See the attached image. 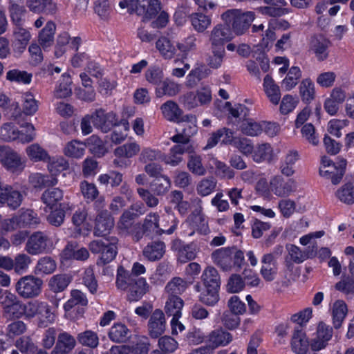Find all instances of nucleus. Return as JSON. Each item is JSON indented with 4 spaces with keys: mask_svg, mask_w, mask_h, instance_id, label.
Wrapping results in <instances>:
<instances>
[{
    "mask_svg": "<svg viewBox=\"0 0 354 354\" xmlns=\"http://www.w3.org/2000/svg\"><path fill=\"white\" fill-rule=\"evenodd\" d=\"M255 17L251 11L242 12L240 10H228L221 15L227 26H232V32L236 35H243L250 26Z\"/></svg>",
    "mask_w": 354,
    "mask_h": 354,
    "instance_id": "obj_1",
    "label": "nucleus"
},
{
    "mask_svg": "<svg viewBox=\"0 0 354 354\" xmlns=\"http://www.w3.org/2000/svg\"><path fill=\"white\" fill-rule=\"evenodd\" d=\"M118 239L115 236L104 237L89 243V249L94 254H99L97 264H106L112 261L118 253Z\"/></svg>",
    "mask_w": 354,
    "mask_h": 354,
    "instance_id": "obj_2",
    "label": "nucleus"
},
{
    "mask_svg": "<svg viewBox=\"0 0 354 354\" xmlns=\"http://www.w3.org/2000/svg\"><path fill=\"white\" fill-rule=\"evenodd\" d=\"M55 307H51L48 303L39 300L30 301L28 306L29 318L36 317L40 326H47L53 323L56 318L55 308L58 307L59 301L54 304Z\"/></svg>",
    "mask_w": 354,
    "mask_h": 354,
    "instance_id": "obj_3",
    "label": "nucleus"
},
{
    "mask_svg": "<svg viewBox=\"0 0 354 354\" xmlns=\"http://www.w3.org/2000/svg\"><path fill=\"white\" fill-rule=\"evenodd\" d=\"M212 100V90L207 85L201 86L195 91L187 92L180 97V102L187 109L208 106Z\"/></svg>",
    "mask_w": 354,
    "mask_h": 354,
    "instance_id": "obj_4",
    "label": "nucleus"
},
{
    "mask_svg": "<svg viewBox=\"0 0 354 354\" xmlns=\"http://www.w3.org/2000/svg\"><path fill=\"white\" fill-rule=\"evenodd\" d=\"M346 165V160L344 158H339L338 162L334 163L329 158L323 156L319 174L323 177L330 178L333 184L337 185L344 176Z\"/></svg>",
    "mask_w": 354,
    "mask_h": 354,
    "instance_id": "obj_5",
    "label": "nucleus"
},
{
    "mask_svg": "<svg viewBox=\"0 0 354 354\" xmlns=\"http://www.w3.org/2000/svg\"><path fill=\"white\" fill-rule=\"evenodd\" d=\"M42 285L43 281L41 279L32 275H27L21 277L16 283L15 290L24 299L34 298L41 294Z\"/></svg>",
    "mask_w": 354,
    "mask_h": 354,
    "instance_id": "obj_6",
    "label": "nucleus"
},
{
    "mask_svg": "<svg viewBox=\"0 0 354 354\" xmlns=\"http://www.w3.org/2000/svg\"><path fill=\"white\" fill-rule=\"evenodd\" d=\"M269 189L277 197L287 198L297 191V183L294 178H284L277 174L271 177Z\"/></svg>",
    "mask_w": 354,
    "mask_h": 354,
    "instance_id": "obj_7",
    "label": "nucleus"
},
{
    "mask_svg": "<svg viewBox=\"0 0 354 354\" xmlns=\"http://www.w3.org/2000/svg\"><path fill=\"white\" fill-rule=\"evenodd\" d=\"M140 149V145L135 141L120 145L113 151V154L115 156L113 161V165L119 168L127 167L130 162L127 160L136 156Z\"/></svg>",
    "mask_w": 354,
    "mask_h": 354,
    "instance_id": "obj_8",
    "label": "nucleus"
},
{
    "mask_svg": "<svg viewBox=\"0 0 354 354\" xmlns=\"http://www.w3.org/2000/svg\"><path fill=\"white\" fill-rule=\"evenodd\" d=\"M0 162L9 171L19 173L25 167V160L15 150L6 146H0Z\"/></svg>",
    "mask_w": 354,
    "mask_h": 354,
    "instance_id": "obj_9",
    "label": "nucleus"
},
{
    "mask_svg": "<svg viewBox=\"0 0 354 354\" xmlns=\"http://www.w3.org/2000/svg\"><path fill=\"white\" fill-rule=\"evenodd\" d=\"M178 221L173 220V225L168 229H163L159 224V215L157 213L147 214L142 224L143 233L147 236H156L162 234H171L177 227Z\"/></svg>",
    "mask_w": 354,
    "mask_h": 354,
    "instance_id": "obj_10",
    "label": "nucleus"
},
{
    "mask_svg": "<svg viewBox=\"0 0 354 354\" xmlns=\"http://www.w3.org/2000/svg\"><path fill=\"white\" fill-rule=\"evenodd\" d=\"M171 248L176 252L178 261L182 263L195 259L199 252L196 243H185L180 239L173 241Z\"/></svg>",
    "mask_w": 354,
    "mask_h": 354,
    "instance_id": "obj_11",
    "label": "nucleus"
},
{
    "mask_svg": "<svg viewBox=\"0 0 354 354\" xmlns=\"http://www.w3.org/2000/svg\"><path fill=\"white\" fill-rule=\"evenodd\" d=\"M315 247L313 246L310 249L307 248L306 250H302L299 247L289 244L286 245L288 255L285 259V265L288 270H291L293 263L299 264L309 258H313L315 256Z\"/></svg>",
    "mask_w": 354,
    "mask_h": 354,
    "instance_id": "obj_12",
    "label": "nucleus"
},
{
    "mask_svg": "<svg viewBox=\"0 0 354 354\" xmlns=\"http://www.w3.org/2000/svg\"><path fill=\"white\" fill-rule=\"evenodd\" d=\"M52 246L53 241L47 234L41 232H36L28 238L26 244V250L30 254L37 255Z\"/></svg>",
    "mask_w": 354,
    "mask_h": 354,
    "instance_id": "obj_13",
    "label": "nucleus"
},
{
    "mask_svg": "<svg viewBox=\"0 0 354 354\" xmlns=\"http://www.w3.org/2000/svg\"><path fill=\"white\" fill-rule=\"evenodd\" d=\"M183 129L171 137L174 142L188 145L190 138L197 132L196 118L192 115H187L182 118Z\"/></svg>",
    "mask_w": 354,
    "mask_h": 354,
    "instance_id": "obj_14",
    "label": "nucleus"
},
{
    "mask_svg": "<svg viewBox=\"0 0 354 354\" xmlns=\"http://www.w3.org/2000/svg\"><path fill=\"white\" fill-rule=\"evenodd\" d=\"M233 33L227 25L218 24L210 32L209 41L211 48L225 50V44L233 38Z\"/></svg>",
    "mask_w": 354,
    "mask_h": 354,
    "instance_id": "obj_15",
    "label": "nucleus"
},
{
    "mask_svg": "<svg viewBox=\"0 0 354 354\" xmlns=\"http://www.w3.org/2000/svg\"><path fill=\"white\" fill-rule=\"evenodd\" d=\"M184 225H189L193 228V230L187 234L189 236H193L195 230L205 235L209 232L207 218L204 214H203L202 207L201 205L192 212L187 217Z\"/></svg>",
    "mask_w": 354,
    "mask_h": 354,
    "instance_id": "obj_16",
    "label": "nucleus"
},
{
    "mask_svg": "<svg viewBox=\"0 0 354 354\" xmlns=\"http://www.w3.org/2000/svg\"><path fill=\"white\" fill-rule=\"evenodd\" d=\"M233 339V336L229 332L218 328L212 330L207 336V344L205 346L211 353L221 346L228 345Z\"/></svg>",
    "mask_w": 354,
    "mask_h": 354,
    "instance_id": "obj_17",
    "label": "nucleus"
},
{
    "mask_svg": "<svg viewBox=\"0 0 354 354\" xmlns=\"http://www.w3.org/2000/svg\"><path fill=\"white\" fill-rule=\"evenodd\" d=\"M23 201L21 193L12 186L0 183V203L12 209L19 207Z\"/></svg>",
    "mask_w": 354,
    "mask_h": 354,
    "instance_id": "obj_18",
    "label": "nucleus"
},
{
    "mask_svg": "<svg viewBox=\"0 0 354 354\" xmlns=\"http://www.w3.org/2000/svg\"><path fill=\"white\" fill-rule=\"evenodd\" d=\"M333 336V328L323 322L319 323L315 336L310 342L313 351H318L324 349Z\"/></svg>",
    "mask_w": 354,
    "mask_h": 354,
    "instance_id": "obj_19",
    "label": "nucleus"
},
{
    "mask_svg": "<svg viewBox=\"0 0 354 354\" xmlns=\"http://www.w3.org/2000/svg\"><path fill=\"white\" fill-rule=\"evenodd\" d=\"M167 322L163 311L156 309L151 315L148 321L147 328L149 335L152 338H158L164 333Z\"/></svg>",
    "mask_w": 354,
    "mask_h": 354,
    "instance_id": "obj_20",
    "label": "nucleus"
},
{
    "mask_svg": "<svg viewBox=\"0 0 354 354\" xmlns=\"http://www.w3.org/2000/svg\"><path fill=\"white\" fill-rule=\"evenodd\" d=\"M260 274L266 281H272L277 274V255L274 253H267L263 255L261 259Z\"/></svg>",
    "mask_w": 354,
    "mask_h": 354,
    "instance_id": "obj_21",
    "label": "nucleus"
},
{
    "mask_svg": "<svg viewBox=\"0 0 354 354\" xmlns=\"http://www.w3.org/2000/svg\"><path fill=\"white\" fill-rule=\"evenodd\" d=\"M194 289L199 293V301L208 306H214L219 301V288L203 286L200 282L194 286Z\"/></svg>",
    "mask_w": 354,
    "mask_h": 354,
    "instance_id": "obj_22",
    "label": "nucleus"
},
{
    "mask_svg": "<svg viewBox=\"0 0 354 354\" xmlns=\"http://www.w3.org/2000/svg\"><path fill=\"white\" fill-rule=\"evenodd\" d=\"M114 225L112 216L108 211L104 210L98 212L95 218L93 234L96 236H106Z\"/></svg>",
    "mask_w": 354,
    "mask_h": 354,
    "instance_id": "obj_23",
    "label": "nucleus"
},
{
    "mask_svg": "<svg viewBox=\"0 0 354 354\" xmlns=\"http://www.w3.org/2000/svg\"><path fill=\"white\" fill-rule=\"evenodd\" d=\"M214 264L223 271L228 272L233 268L232 249L222 248L215 250L211 255Z\"/></svg>",
    "mask_w": 354,
    "mask_h": 354,
    "instance_id": "obj_24",
    "label": "nucleus"
},
{
    "mask_svg": "<svg viewBox=\"0 0 354 354\" xmlns=\"http://www.w3.org/2000/svg\"><path fill=\"white\" fill-rule=\"evenodd\" d=\"M30 301L23 304L19 299L3 310V316L7 319H18L22 316L29 318V306Z\"/></svg>",
    "mask_w": 354,
    "mask_h": 354,
    "instance_id": "obj_25",
    "label": "nucleus"
},
{
    "mask_svg": "<svg viewBox=\"0 0 354 354\" xmlns=\"http://www.w3.org/2000/svg\"><path fill=\"white\" fill-rule=\"evenodd\" d=\"M178 144L172 147L170 149L169 153L165 156L163 160L167 165L176 167L183 161L182 156L185 152L190 153L194 151V149L190 145Z\"/></svg>",
    "mask_w": 354,
    "mask_h": 354,
    "instance_id": "obj_26",
    "label": "nucleus"
},
{
    "mask_svg": "<svg viewBox=\"0 0 354 354\" xmlns=\"http://www.w3.org/2000/svg\"><path fill=\"white\" fill-rule=\"evenodd\" d=\"M329 44V41L323 37H314L310 39L309 50L315 54L318 61H324L328 56Z\"/></svg>",
    "mask_w": 354,
    "mask_h": 354,
    "instance_id": "obj_27",
    "label": "nucleus"
},
{
    "mask_svg": "<svg viewBox=\"0 0 354 354\" xmlns=\"http://www.w3.org/2000/svg\"><path fill=\"white\" fill-rule=\"evenodd\" d=\"M150 286L144 277H138L133 279V283L129 287L128 299L130 301H137L143 295L149 291Z\"/></svg>",
    "mask_w": 354,
    "mask_h": 354,
    "instance_id": "obj_28",
    "label": "nucleus"
},
{
    "mask_svg": "<svg viewBox=\"0 0 354 354\" xmlns=\"http://www.w3.org/2000/svg\"><path fill=\"white\" fill-rule=\"evenodd\" d=\"M75 345V337L66 332H62L58 335L57 344L51 351V354H68Z\"/></svg>",
    "mask_w": 354,
    "mask_h": 354,
    "instance_id": "obj_29",
    "label": "nucleus"
},
{
    "mask_svg": "<svg viewBox=\"0 0 354 354\" xmlns=\"http://www.w3.org/2000/svg\"><path fill=\"white\" fill-rule=\"evenodd\" d=\"M162 116L168 121L180 123L183 116V110L173 100H168L160 106Z\"/></svg>",
    "mask_w": 354,
    "mask_h": 354,
    "instance_id": "obj_30",
    "label": "nucleus"
},
{
    "mask_svg": "<svg viewBox=\"0 0 354 354\" xmlns=\"http://www.w3.org/2000/svg\"><path fill=\"white\" fill-rule=\"evenodd\" d=\"M330 310L334 327L340 328L348 314V306L346 302L342 299H337L331 304Z\"/></svg>",
    "mask_w": 354,
    "mask_h": 354,
    "instance_id": "obj_31",
    "label": "nucleus"
},
{
    "mask_svg": "<svg viewBox=\"0 0 354 354\" xmlns=\"http://www.w3.org/2000/svg\"><path fill=\"white\" fill-rule=\"evenodd\" d=\"M252 158L257 163L270 162L274 158L273 148L269 143L259 144L254 147Z\"/></svg>",
    "mask_w": 354,
    "mask_h": 354,
    "instance_id": "obj_32",
    "label": "nucleus"
},
{
    "mask_svg": "<svg viewBox=\"0 0 354 354\" xmlns=\"http://www.w3.org/2000/svg\"><path fill=\"white\" fill-rule=\"evenodd\" d=\"M298 160V152L290 151L280 161L279 169L281 174L287 177L293 176L295 173V165Z\"/></svg>",
    "mask_w": 354,
    "mask_h": 354,
    "instance_id": "obj_33",
    "label": "nucleus"
},
{
    "mask_svg": "<svg viewBox=\"0 0 354 354\" xmlns=\"http://www.w3.org/2000/svg\"><path fill=\"white\" fill-rule=\"evenodd\" d=\"M20 228L35 227L40 223V219L33 210L21 209L16 214Z\"/></svg>",
    "mask_w": 354,
    "mask_h": 354,
    "instance_id": "obj_34",
    "label": "nucleus"
},
{
    "mask_svg": "<svg viewBox=\"0 0 354 354\" xmlns=\"http://www.w3.org/2000/svg\"><path fill=\"white\" fill-rule=\"evenodd\" d=\"M263 86L264 92L270 102L274 105H277L281 99L280 88L269 75H267L264 77Z\"/></svg>",
    "mask_w": 354,
    "mask_h": 354,
    "instance_id": "obj_35",
    "label": "nucleus"
},
{
    "mask_svg": "<svg viewBox=\"0 0 354 354\" xmlns=\"http://www.w3.org/2000/svg\"><path fill=\"white\" fill-rule=\"evenodd\" d=\"M182 90V85L170 80L165 79L156 88V95L158 97L163 95L173 97L178 95Z\"/></svg>",
    "mask_w": 354,
    "mask_h": 354,
    "instance_id": "obj_36",
    "label": "nucleus"
},
{
    "mask_svg": "<svg viewBox=\"0 0 354 354\" xmlns=\"http://www.w3.org/2000/svg\"><path fill=\"white\" fill-rule=\"evenodd\" d=\"M298 88L303 102L310 104L315 100L316 96L315 86L310 77L303 79Z\"/></svg>",
    "mask_w": 354,
    "mask_h": 354,
    "instance_id": "obj_37",
    "label": "nucleus"
},
{
    "mask_svg": "<svg viewBox=\"0 0 354 354\" xmlns=\"http://www.w3.org/2000/svg\"><path fill=\"white\" fill-rule=\"evenodd\" d=\"M310 343L305 333L301 329H295L291 340V348L297 354H305Z\"/></svg>",
    "mask_w": 354,
    "mask_h": 354,
    "instance_id": "obj_38",
    "label": "nucleus"
},
{
    "mask_svg": "<svg viewBox=\"0 0 354 354\" xmlns=\"http://www.w3.org/2000/svg\"><path fill=\"white\" fill-rule=\"evenodd\" d=\"M201 280V283L203 286L220 288L221 277L218 270L212 266H208L204 268Z\"/></svg>",
    "mask_w": 354,
    "mask_h": 354,
    "instance_id": "obj_39",
    "label": "nucleus"
},
{
    "mask_svg": "<svg viewBox=\"0 0 354 354\" xmlns=\"http://www.w3.org/2000/svg\"><path fill=\"white\" fill-rule=\"evenodd\" d=\"M264 1L269 6L259 8L262 14L271 17H280L286 13L284 8L286 2L284 0H264Z\"/></svg>",
    "mask_w": 354,
    "mask_h": 354,
    "instance_id": "obj_40",
    "label": "nucleus"
},
{
    "mask_svg": "<svg viewBox=\"0 0 354 354\" xmlns=\"http://www.w3.org/2000/svg\"><path fill=\"white\" fill-rule=\"evenodd\" d=\"M176 47L167 37H162L156 42V48L165 59H172L176 53Z\"/></svg>",
    "mask_w": 354,
    "mask_h": 354,
    "instance_id": "obj_41",
    "label": "nucleus"
},
{
    "mask_svg": "<svg viewBox=\"0 0 354 354\" xmlns=\"http://www.w3.org/2000/svg\"><path fill=\"white\" fill-rule=\"evenodd\" d=\"M264 121H256L252 118L244 120L240 125V131L245 136L255 137L262 133Z\"/></svg>",
    "mask_w": 354,
    "mask_h": 354,
    "instance_id": "obj_42",
    "label": "nucleus"
},
{
    "mask_svg": "<svg viewBox=\"0 0 354 354\" xmlns=\"http://www.w3.org/2000/svg\"><path fill=\"white\" fill-rule=\"evenodd\" d=\"M165 252V245L162 241L153 242L148 244L143 250V255L151 261L160 259Z\"/></svg>",
    "mask_w": 354,
    "mask_h": 354,
    "instance_id": "obj_43",
    "label": "nucleus"
},
{
    "mask_svg": "<svg viewBox=\"0 0 354 354\" xmlns=\"http://www.w3.org/2000/svg\"><path fill=\"white\" fill-rule=\"evenodd\" d=\"M183 300L178 295H168L165 301V311L168 316H182Z\"/></svg>",
    "mask_w": 354,
    "mask_h": 354,
    "instance_id": "obj_44",
    "label": "nucleus"
},
{
    "mask_svg": "<svg viewBox=\"0 0 354 354\" xmlns=\"http://www.w3.org/2000/svg\"><path fill=\"white\" fill-rule=\"evenodd\" d=\"M28 158L32 162H46L50 158L48 151L38 143H33L26 148Z\"/></svg>",
    "mask_w": 354,
    "mask_h": 354,
    "instance_id": "obj_45",
    "label": "nucleus"
},
{
    "mask_svg": "<svg viewBox=\"0 0 354 354\" xmlns=\"http://www.w3.org/2000/svg\"><path fill=\"white\" fill-rule=\"evenodd\" d=\"M29 183L35 188L41 189L44 187L54 186L57 184L58 180L54 176L35 173L30 175Z\"/></svg>",
    "mask_w": 354,
    "mask_h": 354,
    "instance_id": "obj_46",
    "label": "nucleus"
},
{
    "mask_svg": "<svg viewBox=\"0 0 354 354\" xmlns=\"http://www.w3.org/2000/svg\"><path fill=\"white\" fill-rule=\"evenodd\" d=\"M13 35L15 37V46L18 48L19 52H23L31 39L30 33L21 25H18L15 28Z\"/></svg>",
    "mask_w": 354,
    "mask_h": 354,
    "instance_id": "obj_47",
    "label": "nucleus"
},
{
    "mask_svg": "<svg viewBox=\"0 0 354 354\" xmlns=\"http://www.w3.org/2000/svg\"><path fill=\"white\" fill-rule=\"evenodd\" d=\"M193 28L198 32H203L212 23L211 17L201 12H194L189 16Z\"/></svg>",
    "mask_w": 354,
    "mask_h": 354,
    "instance_id": "obj_48",
    "label": "nucleus"
},
{
    "mask_svg": "<svg viewBox=\"0 0 354 354\" xmlns=\"http://www.w3.org/2000/svg\"><path fill=\"white\" fill-rule=\"evenodd\" d=\"M130 331L125 324L120 322L115 323L108 333L109 339L115 342H124L129 337Z\"/></svg>",
    "mask_w": 354,
    "mask_h": 354,
    "instance_id": "obj_49",
    "label": "nucleus"
},
{
    "mask_svg": "<svg viewBox=\"0 0 354 354\" xmlns=\"http://www.w3.org/2000/svg\"><path fill=\"white\" fill-rule=\"evenodd\" d=\"M55 24L48 21L39 35V42L44 49L50 46L54 39Z\"/></svg>",
    "mask_w": 354,
    "mask_h": 354,
    "instance_id": "obj_50",
    "label": "nucleus"
},
{
    "mask_svg": "<svg viewBox=\"0 0 354 354\" xmlns=\"http://www.w3.org/2000/svg\"><path fill=\"white\" fill-rule=\"evenodd\" d=\"M63 196L62 189L59 188L48 189L43 193L41 200L47 207L53 209L62 200Z\"/></svg>",
    "mask_w": 354,
    "mask_h": 354,
    "instance_id": "obj_51",
    "label": "nucleus"
},
{
    "mask_svg": "<svg viewBox=\"0 0 354 354\" xmlns=\"http://www.w3.org/2000/svg\"><path fill=\"white\" fill-rule=\"evenodd\" d=\"M71 281V277L65 274L53 276L48 282L50 289L54 292L64 291Z\"/></svg>",
    "mask_w": 354,
    "mask_h": 354,
    "instance_id": "obj_52",
    "label": "nucleus"
},
{
    "mask_svg": "<svg viewBox=\"0 0 354 354\" xmlns=\"http://www.w3.org/2000/svg\"><path fill=\"white\" fill-rule=\"evenodd\" d=\"M85 145L77 140H72L68 142L64 147V153L70 158H80L85 152Z\"/></svg>",
    "mask_w": 354,
    "mask_h": 354,
    "instance_id": "obj_53",
    "label": "nucleus"
},
{
    "mask_svg": "<svg viewBox=\"0 0 354 354\" xmlns=\"http://www.w3.org/2000/svg\"><path fill=\"white\" fill-rule=\"evenodd\" d=\"M48 162V169L50 173V176L56 177L62 171L66 170L68 167V163L62 156L50 157L46 161Z\"/></svg>",
    "mask_w": 354,
    "mask_h": 354,
    "instance_id": "obj_54",
    "label": "nucleus"
},
{
    "mask_svg": "<svg viewBox=\"0 0 354 354\" xmlns=\"http://www.w3.org/2000/svg\"><path fill=\"white\" fill-rule=\"evenodd\" d=\"M189 283L180 277H174L165 286V292L168 295H178L183 293Z\"/></svg>",
    "mask_w": 354,
    "mask_h": 354,
    "instance_id": "obj_55",
    "label": "nucleus"
},
{
    "mask_svg": "<svg viewBox=\"0 0 354 354\" xmlns=\"http://www.w3.org/2000/svg\"><path fill=\"white\" fill-rule=\"evenodd\" d=\"M77 339L80 344L91 348H95L99 344V337L97 334L91 330H86L84 332L80 333L77 336Z\"/></svg>",
    "mask_w": 354,
    "mask_h": 354,
    "instance_id": "obj_56",
    "label": "nucleus"
},
{
    "mask_svg": "<svg viewBox=\"0 0 354 354\" xmlns=\"http://www.w3.org/2000/svg\"><path fill=\"white\" fill-rule=\"evenodd\" d=\"M216 180L213 177L201 179L196 185V192L201 196H207L213 193L216 187Z\"/></svg>",
    "mask_w": 354,
    "mask_h": 354,
    "instance_id": "obj_57",
    "label": "nucleus"
},
{
    "mask_svg": "<svg viewBox=\"0 0 354 354\" xmlns=\"http://www.w3.org/2000/svg\"><path fill=\"white\" fill-rule=\"evenodd\" d=\"M71 80L68 75L64 73L59 80L58 85L55 90V95L57 98H65L72 93Z\"/></svg>",
    "mask_w": 354,
    "mask_h": 354,
    "instance_id": "obj_58",
    "label": "nucleus"
},
{
    "mask_svg": "<svg viewBox=\"0 0 354 354\" xmlns=\"http://www.w3.org/2000/svg\"><path fill=\"white\" fill-rule=\"evenodd\" d=\"M301 77V71L298 66L291 67L286 77L282 81V86L286 91L292 90L298 83V80Z\"/></svg>",
    "mask_w": 354,
    "mask_h": 354,
    "instance_id": "obj_59",
    "label": "nucleus"
},
{
    "mask_svg": "<svg viewBox=\"0 0 354 354\" xmlns=\"http://www.w3.org/2000/svg\"><path fill=\"white\" fill-rule=\"evenodd\" d=\"M171 187V180L165 175L160 176L154 178L151 183L152 191L157 195H163L167 193Z\"/></svg>",
    "mask_w": 354,
    "mask_h": 354,
    "instance_id": "obj_60",
    "label": "nucleus"
},
{
    "mask_svg": "<svg viewBox=\"0 0 354 354\" xmlns=\"http://www.w3.org/2000/svg\"><path fill=\"white\" fill-rule=\"evenodd\" d=\"M183 59H186L189 53L196 48V37L194 35H190L178 42L176 45Z\"/></svg>",
    "mask_w": 354,
    "mask_h": 354,
    "instance_id": "obj_61",
    "label": "nucleus"
},
{
    "mask_svg": "<svg viewBox=\"0 0 354 354\" xmlns=\"http://www.w3.org/2000/svg\"><path fill=\"white\" fill-rule=\"evenodd\" d=\"M0 139L6 142L19 141V131L11 122L3 124L0 128Z\"/></svg>",
    "mask_w": 354,
    "mask_h": 354,
    "instance_id": "obj_62",
    "label": "nucleus"
},
{
    "mask_svg": "<svg viewBox=\"0 0 354 354\" xmlns=\"http://www.w3.org/2000/svg\"><path fill=\"white\" fill-rule=\"evenodd\" d=\"M88 300L84 292L79 290H73L71 292V298L64 304V309L69 311L76 305L86 306Z\"/></svg>",
    "mask_w": 354,
    "mask_h": 354,
    "instance_id": "obj_63",
    "label": "nucleus"
},
{
    "mask_svg": "<svg viewBox=\"0 0 354 354\" xmlns=\"http://www.w3.org/2000/svg\"><path fill=\"white\" fill-rule=\"evenodd\" d=\"M336 197L346 204L354 203V186L350 183L342 186L335 192Z\"/></svg>",
    "mask_w": 354,
    "mask_h": 354,
    "instance_id": "obj_64",
    "label": "nucleus"
}]
</instances>
